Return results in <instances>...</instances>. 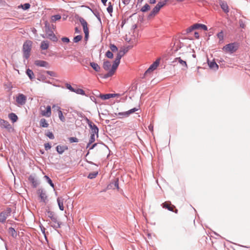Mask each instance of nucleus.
I'll return each mask as SVG.
<instances>
[{
	"instance_id": "20",
	"label": "nucleus",
	"mask_w": 250,
	"mask_h": 250,
	"mask_svg": "<svg viewBox=\"0 0 250 250\" xmlns=\"http://www.w3.org/2000/svg\"><path fill=\"white\" fill-rule=\"evenodd\" d=\"M79 21L83 27V31L88 30V28L87 27V23L86 21L83 18H82V17L79 18Z\"/></svg>"
},
{
	"instance_id": "56",
	"label": "nucleus",
	"mask_w": 250,
	"mask_h": 250,
	"mask_svg": "<svg viewBox=\"0 0 250 250\" xmlns=\"http://www.w3.org/2000/svg\"><path fill=\"white\" fill-rule=\"evenodd\" d=\"M45 149L46 150H48L50 149L51 148V146L50 145L49 143H45L44 145Z\"/></svg>"
},
{
	"instance_id": "21",
	"label": "nucleus",
	"mask_w": 250,
	"mask_h": 250,
	"mask_svg": "<svg viewBox=\"0 0 250 250\" xmlns=\"http://www.w3.org/2000/svg\"><path fill=\"white\" fill-rule=\"evenodd\" d=\"M116 96L115 94H100V97L102 100H107L111 98H114Z\"/></svg>"
},
{
	"instance_id": "27",
	"label": "nucleus",
	"mask_w": 250,
	"mask_h": 250,
	"mask_svg": "<svg viewBox=\"0 0 250 250\" xmlns=\"http://www.w3.org/2000/svg\"><path fill=\"white\" fill-rule=\"evenodd\" d=\"M217 38L219 39L218 43L221 44L224 42V33L222 31L217 34Z\"/></svg>"
},
{
	"instance_id": "10",
	"label": "nucleus",
	"mask_w": 250,
	"mask_h": 250,
	"mask_svg": "<svg viewBox=\"0 0 250 250\" xmlns=\"http://www.w3.org/2000/svg\"><path fill=\"white\" fill-rule=\"evenodd\" d=\"M37 193L41 198V201L46 203L47 201V197L46 192L42 188L38 189Z\"/></svg>"
},
{
	"instance_id": "15",
	"label": "nucleus",
	"mask_w": 250,
	"mask_h": 250,
	"mask_svg": "<svg viewBox=\"0 0 250 250\" xmlns=\"http://www.w3.org/2000/svg\"><path fill=\"white\" fill-rule=\"evenodd\" d=\"M108 188H117L119 189V179L118 178L115 179L113 182H112L107 187Z\"/></svg>"
},
{
	"instance_id": "62",
	"label": "nucleus",
	"mask_w": 250,
	"mask_h": 250,
	"mask_svg": "<svg viewBox=\"0 0 250 250\" xmlns=\"http://www.w3.org/2000/svg\"><path fill=\"white\" fill-rule=\"evenodd\" d=\"M156 2V0H149V3L151 4H154Z\"/></svg>"
},
{
	"instance_id": "48",
	"label": "nucleus",
	"mask_w": 250,
	"mask_h": 250,
	"mask_svg": "<svg viewBox=\"0 0 250 250\" xmlns=\"http://www.w3.org/2000/svg\"><path fill=\"white\" fill-rule=\"evenodd\" d=\"M82 36L77 35L74 38L73 41L74 42H78L82 40Z\"/></svg>"
},
{
	"instance_id": "32",
	"label": "nucleus",
	"mask_w": 250,
	"mask_h": 250,
	"mask_svg": "<svg viewBox=\"0 0 250 250\" xmlns=\"http://www.w3.org/2000/svg\"><path fill=\"white\" fill-rule=\"evenodd\" d=\"M40 126L42 127H47L49 125V124L47 123L46 120L44 118L41 119L40 121Z\"/></svg>"
},
{
	"instance_id": "2",
	"label": "nucleus",
	"mask_w": 250,
	"mask_h": 250,
	"mask_svg": "<svg viewBox=\"0 0 250 250\" xmlns=\"http://www.w3.org/2000/svg\"><path fill=\"white\" fill-rule=\"evenodd\" d=\"M32 45V42L29 40L26 41L23 44V56L26 59H28L30 57Z\"/></svg>"
},
{
	"instance_id": "57",
	"label": "nucleus",
	"mask_w": 250,
	"mask_h": 250,
	"mask_svg": "<svg viewBox=\"0 0 250 250\" xmlns=\"http://www.w3.org/2000/svg\"><path fill=\"white\" fill-rule=\"evenodd\" d=\"M62 41L66 43H68L69 42V39L67 37H63L62 38Z\"/></svg>"
},
{
	"instance_id": "23",
	"label": "nucleus",
	"mask_w": 250,
	"mask_h": 250,
	"mask_svg": "<svg viewBox=\"0 0 250 250\" xmlns=\"http://www.w3.org/2000/svg\"><path fill=\"white\" fill-rule=\"evenodd\" d=\"M174 62H179L182 66L185 67L186 68L188 67L186 61H183L180 57L176 58L174 61Z\"/></svg>"
},
{
	"instance_id": "47",
	"label": "nucleus",
	"mask_w": 250,
	"mask_h": 250,
	"mask_svg": "<svg viewBox=\"0 0 250 250\" xmlns=\"http://www.w3.org/2000/svg\"><path fill=\"white\" fill-rule=\"evenodd\" d=\"M114 73L115 72H114L111 70H109V72L107 73H106V74L104 75V78H107L108 77H110L112 76L114 74Z\"/></svg>"
},
{
	"instance_id": "41",
	"label": "nucleus",
	"mask_w": 250,
	"mask_h": 250,
	"mask_svg": "<svg viewBox=\"0 0 250 250\" xmlns=\"http://www.w3.org/2000/svg\"><path fill=\"white\" fill-rule=\"evenodd\" d=\"M150 8V6L148 4H146L144 6H143L141 9V11L143 12H146L149 10Z\"/></svg>"
},
{
	"instance_id": "35",
	"label": "nucleus",
	"mask_w": 250,
	"mask_h": 250,
	"mask_svg": "<svg viewBox=\"0 0 250 250\" xmlns=\"http://www.w3.org/2000/svg\"><path fill=\"white\" fill-rule=\"evenodd\" d=\"M98 171H94V172L90 173L88 174L87 177H88V178H89L90 179H92L96 178V176L98 175Z\"/></svg>"
},
{
	"instance_id": "42",
	"label": "nucleus",
	"mask_w": 250,
	"mask_h": 250,
	"mask_svg": "<svg viewBox=\"0 0 250 250\" xmlns=\"http://www.w3.org/2000/svg\"><path fill=\"white\" fill-rule=\"evenodd\" d=\"M44 178L46 180L47 183L52 187L53 188H54V185L53 183L52 180L47 175H45L44 176Z\"/></svg>"
},
{
	"instance_id": "29",
	"label": "nucleus",
	"mask_w": 250,
	"mask_h": 250,
	"mask_svg": "<svg viewBox=\"0 0 250 250\" xmlns=\"http://www.w3.org/2000/svg\"><path fill=\"white\" fill-rule=\"evenodd\" d=\"M90 65L92 67V68L96 72L100 71V67L97 63L94 62H91L90 63Z\"/></svg>"
},
{
	"instance_id": "46",
	"label": "nucleus",
	"mask_w": 250,
	"mask_h": 250,
	"mask_svg": "<svg viewBox=\"0 0 250 250\" xmlns=\"http://www.w3.org/2000/svg\"><path fill=\"white\" fill-rule=\"evenodd\" d=\"M109 47L111 51L113 52H115L118 51V48L113 44H110Z\"/></svg>"
},
{
	"instance_id": "25",
	"label": "nucleus",
	"mask_w": 250,
	"mask_h": 250,
	"mask_svg": "<svg viewBox=\"0 0 250 250\" xmlns=\"http://www.w3.org/2000/svg\"><path fill=\"white\" fill-rule=\"evenodd\" d=\"M8 233L13 238H16L18 235L17 231L15 230V229L14 228H13L12 227H10L9 228Z\"/></svg>"
},
{
	"instance_id": "34",
	"label": "nucleus",
	"mask_w": 250,
	"mask_h": 250,
	"mask_svg": "<svg viewBox=\"0 0 250 250\" xmlns=\"http://www.w3.org/2000/svg\"><path fill=\"white\" fill-rule=\"evenodd\" d=\"M111 67V63L110 62L108 61H106L104 62L103 64V68L105 70H108L110 69Z\"/></svg>"
},
{
	"instance_id": "24",
	"label": "nucleus",
	"mask_w": 250,
	"mask_h": 250,
	"mask_svg": "<svg viewBox=\"0 0 250 250\" xmlns=\"http://www.w3.org/2000/svg\"><path fill=\"white\" fill-rule=\"evenodd\" d=\"M126 51L123 49V50H120L118 54L117 55L115 58V60L117 61H119L120 62V60L123 56H124V55L125 54Z\"/></svg>"
},
{
	"instance_id": "3",
	"label": "nucleus",
	"mask_w": 250,
	"mask_h": 250,
	"mask_svg": "<svg viewBox=\"0 0 250 250\" xmlns=\"http://www.w3.org/2000/svg\"><path fill=\"white\" fill-rule=\"evenodd\" d=\"M27 101V97L22 93L18 94L15 97V104L18 107L24 105Z\"/></svg>"
},
{
	"instance_id": "26",
	"label": "nucleus",
	"mask_w": 250,
	"mask_h": 250,
	"mask_svg": "<svg viewBox=\"0 0 250 250\" xmlns=\"http://www.w3.org/2000/svg\"><path fill=\"white\" fill-rule=\"evenodd\" d=\"M49 47V42L47 41H43L42 42L41 44V48L42 50H46Z\"/></svg>"
},
{
	"instance_id": "18",
	"label": "nucleus",
	"mask_w": 250,
	"mask_h": 250,
	"mask_svg": "<svg viewBox=\"0 0 250 250\" xmlns=\"http://www.w3.org/2000/svg\"><path fill=\"white\" fill-rule=\"evenodd\" d=\"M68 149V147L66 146L58 145L56 147V150L60 154H62L65 150Z\"/></svg>"
},
{
	"instance_id": "31",
	"label": "nucleus",
	"mask_w": 250,
	"mask_h": 250,
	"mask_svg": "<svg viewBox=\"0 0 250 250\" xmlns=\"http://www.w3.org/2000/svg\"><path fill=\"white\" fill-rule=\"evenodd\" d=\"M120 62L119 61L115 60L114 61V62H113V64L112 66L111 69L110 70H111L114 72H115V70H116L118 65H119Z\"/></svg>"
},
{
	"instance_id": "54",
	"label": "nucleus",
	"mask_w": 250,
	"mask_h": 250,
	"mask_svg": "<svg viewBox=\"0 0 250 250\" xmlns=\"http://www.w3.org/2000/svg\"><path fill=\"white\" fill-rule=\"evenodd\" d=\"M66 87L69 89L70 91L73 92L74 91V88L72 87V86L69 83H66L65 84Z\"/></svg>"
},
{
	"instance_id": "55",
	"label": "nucleus",
	"mask_w": 250,
	"mask_h": 250,
	"mask_svg": "<svg viewBox=\"0 0 250 250\" xmlns=\"http://www.w3.org/2000/svg\"><path fill=\"white\" fill-rule=\"evenodd\" d=\"M46 73L51 77H56V73L53 71H46Z\"/></svg>"
},
{
	"instance_id": "58",
	"label": "nucleus",
	"mask_w": 250,
	"mask_h": 250,
	"mask_svg": "<svg viewBox=\"0 0 250 250\" xmlns=\"http://www.w3.org/2000/svg\"><path fill=\"white\" fill-rule=\"evenodd\" d=\"M148 129L151 131L153 132V125L152 124H150L148 126Z\"/></svg>"
},
{
	"instance_id": "22",
	"label": "nucleus",
	"mask_w": 250,
	"mask_h": 250,
	"mask_svg": "<svg viewBox=\"0 0 250 250\" xmlns=\"http://www.w3.org/2000/svg\"><path fill=\"white\" fill-rule=\"evenodd\" d=\"M63 200L64 199L61 197H59L57 198V202L59 208L62 211L64 210Z\"/></svg>"
},
{
	"instance_id": "9",
	"label": "nucleus",
	"mask_w": 250,
	"mask_h": 250,
	"mask_svg": "<svg viewBox=\"0 0 250 250\" xmlns=\"http://www.w3.org/2000/svg\"><path fill=\"white\" fill-rule=\"evenodd\" d=\"M47 37L52 41L53 42H56L58 41L57 37L54 34L53 31L49 27L46 29L45 30Z\"/></svg>"
},
{
	"instance_id": "1",
	"label": "nucleus",
	"mask_w": 250,
	"mask_h": 250,
	"mask_svg": "<svg viewBox=\"0 0 250 250\" xmlns=\"http://www.w3.org/2000/svg\"><path fill=\"white\" fill-rule=\"evenodd\" d=\"M239 47V43L234 42L226 45L223 47L222 49L227 53L233 54L238 50Z\"/></svg>"
},
{
	"instance_id": "11",
	"label": "nucleus",
	"mask_w": 250,
	"mask_h": 250,
	"mask_svg": "<svg viewBox=\"0 0 250 250\" xmlns=\"http://www.w3.org/2000/svg\"><path fill=\"white\" fill-rule=\"evenodd\" d=\"M45 108L44 110L42 109L41 108V112L42 116H45L46 117H50L51 115V107L50 105H48L45 107H43Z\"/></svg>"
},
{
	"instance_id": "30",
	"label": "nucleus",
	"mask_w": 250,
	"mask_h": 250,
	"mask_svg": "<svg viewBox=\"0 0 250 250\" xmlns=\"http://www.w3.org/2000/svg\"><path fill=\"white\" fill-rule=\"evenodd\" d=\"M208 65L209 67L212 69L216 70L218 69V65L214 61L208 62Z\"/></svg>"
},
{
	"instance_id": "49",
	"label": "nucleus",
	"mask_w": 250,
	"mask_h": 250,
	"mask_svg": "<svg viewBox=\"0 0 250 250\" xmlns=\"http://www.w3.org/2000/svg\"><path fill=\"white\" fill-rule=\"evenodd\" d=\"M105 56L108 58L112 59L113 57V55L111 51L108 50L105 53Z\"/></svg>"
},
{
	"instance_id": "63",
	"label": "nucleus",
	"mask_w": 250,
	"mask_h": 250,
	"mask_svg": "<svg viewBox=\"0 0 250 250\" xmlns=\"http://www.w3.org/2000/svg\"><path fill=\"white\" fill-rule=\"evenodd\" d=\"M107 0H101L102 2L105 5Z\"/></svg>"
},
{
	"instance_id": "17",
	"label": "nucleus",
	"mask_w": 250,
	"mask_h": 250,
	"mask_svg": "<svg viewBox=\"0 0 250 250\" xmlns=\"http://www.w3.org/2000/svg\"><path fill=\"white\" fill-rule=\"evenodd\" d=\"M0 126L1 127L9 129L11 128V125L7 121L4 120L0 118Z\"/></svg>"
},
{
	"instance_id": "16",
	"label": "nucleus",
	"mask_w": 250,
	"mask_h": 250,
	"mask_svg": "<svg viewBox=\"0 0 250 250\" xmlns=\"http://www.w3.org/2000/svg\"><path fill=\"white\" fill-rule=\"evenodd\" d=\"M95 141V135L94 134H90V137L89 143L87 145L86 147L89 148V149H92L97 145V144H94L90 146V145Z\"/></svg>"
},
{
	"instance_id": "6",
	"label": "nucleus",
	"mask_w": 250,
	"mask_h": 250,
	"mask_svg": "<svg viewBox=\"0 0 250 250\" xmlns=\"http://www.w3.org/2000/svg\"><path fill=\"white\" fill-rule=\"evenodd\" d=\"M48 217L51 219L52 221L53 222V224L51 225V226L55 229H58L60 228V224L58 220V218L57 216H56L53 212L49 211L48 213Z\"/></svg>"
},
{
	"instance_id": "13",
	"label": "nucleus",
	"mask_w": 250,
	"mask_h": 250,
	"mask_svg": "<svg viewBox=\"0 0 250 250\" xmlns=\"http://www.w3.org/2000/svg\"><path fill=\"white\" fill-rule=\"evenodd\" d=\"M52 108L54 109V110H56L58 113V116L60 120L62 122H64L65 121V118L63 115V113L61 110V107L58 105H53L52 106Z\"/></svg>"
},
{
	"instance_id": "60",
	"label": "nucleus",
	"mask_w": 250,
	"mask_h": 250,
	"mask_svg": "<svg viewBox=\"0 0 250 250\" xmlns=\"http://www.w3.org/2000/svg\"><path fill=\"white\" fill-rule=\"evenodd\" d=\"M75 33H80L81 32V30L78 27H75Z\"/></svg>"
},
{
	"instance_id": "4",
	"label": "nucleus",
	"mask_w": 250,
	"mask_h": 250,
	"mask_svg": "<svg viewBox=\"0 0 250 250\" xmlns=\"http://www.w3.org/2000/svg\"><path fill=\"white\" fill-rule=\"evenodd\" d=\"M12 209L10 208H7L5 210L0 213V222L4 223L6 219L11 215Z\"/></svg>"
},
{
	"instance_id": "59",
	"label": "nucleus",
	"mask_w": 250,
	"mask_h": 250,
	"mask_svg": "<svg viewBox=\"0 0 250 250\" xmlns=\"http://www.w3.org/2000/svg\"><path fill=\"white\" fill-rule=\"evenodd\" d=\"M174 208H175V206L171 204V205H170V207H169V208H167V209L169 211H173Z\"/></svg>"
},
{
	"instance_id": "19",
	"label": "nucleus",
	"mask_w": 250,
	"mask_h": 250,
	"mask_svg": "<svg viewBox=\"0 0 250 250\" xmlns=\"http://www.w3.org/2000/svg\"><path fill=\"white\" fill-rule=\"evenodd\" d=\"M89 126L91 128L90 134H94V135H97L98 136L99 129L98 127L94 124L92 125L91 124H89Z\"/></svg>"
},
{
	"instance_id": "52",
	"label": "nucleus",
	"mask_w": 250,
	"mask_h": 250,
	"mask_svg": "<svg viewBox=\"0 0 250 250\" xmlns=\"http://www.w3.org/2000/svg\"><path fill=\"white\" fill-rule=\"evenodd\" d=\"M69 140L71 143H77L79 142V139L76 137H70L69 138Z\"/></svg>"
},
{
	"instance_id": "43",
	"label": "nucleus",
	"mask_w": 250,
	"mask_h": 250,
	"mask_svg": "<svg viewBox=\"0 0 250 250\" xmlns=\"http://www.w3.org/2000/svg\"><path fill=\"white\" fill-rule=\"evenodd\" d=\"M221 7L225 12H226V13L229 12L228 6L226 3H223L221 5Z\"/></svg>"
},
{
	"instance_id": "12",
	"label": "nucleus",
	"mask_w": 250,
	"mask_h": 250,
	"mask_svg": "<svg viewBox=\"0 0 250 250\" xmlns=\"http://www.w3.org/2000/svg\"><path fill=\"white\" fill-rule=\"evenodd\" d=\"M28 180L31 183L33 188H36L40 184L39 181L35 175H30L28 177Z\"/></svg>"
},
{
	"instance_id": "5",
	"label": "nucleus",
	"mask_w": 250,
	"mask_h": 250,
	"mask_svg": "<svg viewBox=\"0 0 250 250\" xmlns=\"http://www.w3.org/2000/svg\"><path fill=\"white\" fill-rule=\"evenodd\" d=\"M138 110V108L136 107H134L132 109H131L125 112H119L118 113H115V116H113V117H118L120 118H122L124 117H128L130 114L134 113L135 111H137Z\"/></svg>"
},
{
	"instance_id": "37",
	"label": "nucleus",
	"mask_w": 250,
	"mask_h": 250,
	"mask_svg": "<svg viewBox=\"0 0 250 250\" xmlns=\"http://www.w3.org/2000/svg\"><path fill=\"white\" fill-rule=\"evenodd\" d=\"M73 92L82 95H85L84 91L81 88L74 89V91H73Z\"/></svg>"
},
{
	"instance_id": "36",
	"label": "nucleus",
	"mask_w": 250,
	"mask_h": 250,
	"mask_svg": "<svg viewBox=\"0 0 250 250\" xmlns=\"http://www.w3.org/2000/svg\"><path fill=\"white\" fill-rule=\"evenodd\" d=\"M61 18V15L59 14H57V15L52 16L51 17V21L52 22H55L57 21L60 20Z\"/></svg>"
},
{
	"instance_id": "44",
	"label": "nucleus",
	"mask_w": 250,
	"mask_h": 250,
	"mask_svg": "<svg viewBox=\"0 0 250 250\" xmlns=\"http://www.w3.org/2000/svg\"><path fill=\"white\" fill-rule=\"evenodd\" d=\"M30 7V4L28 3H24V4H21L19 6V7H21L23 10L28 9Z\"/></svg>"
},
{
	"instance_id": "33",
	"label": "nucleus",
	"mask_w": 250,
	"mask_h": 250,
	"mask_svg": "<svg viewBox=\"0 0 250 250\" xmlns=\"http://www.w3.org/2000/svg\"><path fill=\"white\" fill-rule=\"evenodd\" d=\"M8 117L13 123L16 122L18 120V116L13 113H10Z\"/></svg>"
},
{
	"instance_id": "14",
	"label": "nucleus",
	"mask_w": 250,
	"mask_h": 250,
	"mask_svg": "<svg viewBox=\"0 0 250 250\" xmlns=\"http://www.w3.org/2000/svg\"><path fill=\"white\" fill-rule=\"evenodd\" d=\"M35 64L37 66L40 67H44L45 68H49V64L48 62L42 60H36L35 61Z\"/></svg>"
},
{
	"instance_id": "40",
	"label": "nucleus",
	"mask_w": 250,
	"mask_h": 250,
	"mask_svg": "<svg viewBox=\"0 0 250 250\" xmlns=\"http://www.w3.org/2000/svg\"><path fill=\"white\" fill-rule=\"evenodd\" d=\"M93 13V14L99 19L100 20V17L99 15V12L97 11V10H93L89 7H87Z\"/></svg>"
},
{
	"instance_id": "45",
	"label": "nucleus",
	"mask_w": 250,
	"mask_h": 250,
	"mask_svg": "<svg viewBox=\"0 0 250 250\" xmlns=\"http://www.w3.org/2000/svg\"><path fill=\"white\" fill-rule=\"evenodd\" d=\"M107 11L109 13V14H111L113 12V6H112V5L111 4V3L110 2H109L108 3V7H107Z\"/></svg>"
},
{
	"instance_id": "8",
	"label": "nucleus",
	"mask_w": 250,
	"mask_h": 250,
	"mask_svg": "<svg viewBox=\"0 0 250 250\" xmlns=\"http://www.w3.org/2000/svg\"><path fill=\"white\" fill-rule=\"evenodd\" d=\"M160 63V61L159 59L156 60L146 70L145 73V76H146L148 74H150L153 72L154 70H155L157 67L158 66Z\"/></svg>"
},
{
	"instance_id": "53",
	"label": "nucleus",
	"mask_w": 250,
	"mask_h": 250,
	"mask_svg": "<svg viewBox=\"0 0 250 250\" xmlns=\"http://www.w3.org/2000/svg\"><path fill=\"white\" fill-rule=\"evenodd\" d=\"M84 32V39L85 41H87L88 39V37H89V30H84L83 31Z\"/></svg>"
},
{
	"instance_id": "39",
	"label": "nucleus",
	"mask_w": 250,
	"mask_h": 250,
	"mask_svg": "<svg viewBox=\"0 0 250 250\" xmlns=\"http://www.w3.org/2000/svg\"><path fill=\"white\" fill-rule=\"evenodd\" d=\"M197 25V29H202L204 31H207L208 30V27L206 25L200 24V23H196Z\"/></svg>"
},
{
	"instance_id": "61",
	"label": "nucleus",
	"mask_w": 250,
	"mask_h": 250,
	"mask_svg": "<svg viewBox=\"0 0 250 250\" xmlns=\"http://www.w3.org/2000/svg\"><path fill=\"white\" fill-rule=\"evenodd\" d=\"M194 36L196 39H198L199 38V35L198 32H194Z\"/></svg>"
},
{
	"instance_id": "64",
	"label": "nucleus",
	"mask_w": 250,
	"mask_h": 250,
	"mask_svg": "<svg viewBox=\"0 0 250 250\" xmlns=\"http://www.w3.org/2000/svg\"><path fill=\"white\" fill-rule=\"evenodd\" d=\"M123 2L125 4H127L129 3V1L128 0H124Z\"/></svg>"
},
{
	"instance_id": "50",
	"label": "nucleus",
	"mask_w": 250,
	"mask_h": 250,
	"mask_svg": "<svg viewBox=\"0 0 250 250\" xmlns=\"http://www.w3.org/2000/svg\"><path fill=\"white\" fill-rule=\"evenodd\" d=\"M162 205L163 208L167 209V208H169L170 205H171V203L169 202H165V203H163Z\"/></svg>"
},
{
	"instance_id": "28",
	"label": "nucleus",
	"mask_w": 250,
	"mask_h": 250,
	"mask_svg": "<svg viewBox=\"0 0 250 250\" xmlns=\"http://www.w3.org/2000/svg\"><path fill=\"white\" fill-rule=\"evenodd\" d=\"M26 73L31 80H33L35 78L34 74L32 70L27 69Z\"/></svg>"
},
{
	"instance_id": "51",
	"label": "nucleus",
	"mask_w": 250,
	"mask_h": 250,
	"mask_svg": "<svg viewBox=\"0 0 250 250\" xmlns=\"http://www.w3.org/2000/svg\"><path fill=\"white\" fill-rule=\"evenodd\" d=\"M45 135L50 139H54L55 138L52 132H47Z\"/></svg>"
},
{
	"instance_id": "38",
	"label": "nucleus",
	"mask_w": 250,
	"mask_h": 250,
	"mask_svg": "<svg viewBox=\"0 0 250 250\" xmlns=\"http://www.w3.org/2000/svg\"><path fill=\"white\" fill-rule=\"evenodd\" d=\"M196 29H197V25L196 23V24H194L190 26L187 29V33H190V32H192L193 30Z\"/></svg>"
},
{
	"instance_id": "7",
	"label": "nucleus",
	"mask_w": 250,
	"mask_h": 250,
	"mask_svg": "<svg viewBox=\"0 0 250 250\" xmlns=\"http://www.w3.org/2000/svg\"><path fill=\"white\" fill-rule=\"evenodd\" d=\"M166 2H159L149 14L148 18L154 16L157 14L160 11V9L164 6Z\"/></svg>"
}]
</instances>
